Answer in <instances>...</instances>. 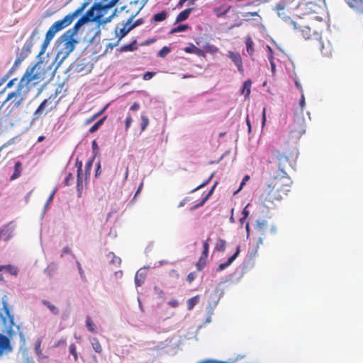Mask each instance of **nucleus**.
I'll return each instance as SVG.
<instances>
[{
    "label": "nucleus",
    "instance_id": "nucleus-1",
    "mask_svg": "<svg viewBox=\"0 0 363 363\" xmlns=\"http://www.w3.org/2000/svg\"><path fill=\"white\" fill-rule=\"evenodd\" d=\"M305 133L304 121L302 120L301 123L294 125L288 138L284 140L280 148L272 150L270 162L276 164L281 174L273 177L267 182L261 194L260 200L265 207L270 208V204H273L275 201L283 199L290 191L291 182L286 169L291 166V160L297 158V143Z\"/></svg>",
    "mask_w": 363,
    "mask_h": 363
},
{
    "label": "nucleus",
    "instance_id": "nucleus-2",
    "mask_svg": "<svg viewBox=\"0 0 363 363\" xmlns=\"http://www.w3.org/2000/svg\"><path fill=\"white\" fill-rule=\"evenodd\" d=\"M54 62L38 61L33 67H28L22 76L17 89L7 95L5 102L10 101L12 108H18L26 100L33 87L45 80L48 76L52 78L55 71H52Z\"/></svg>",
    "mask_w": 363,
    "mask_h": 363
},
{
    "label": "nucleus",
    "instance_id": "nucleus-3",
    "mask_svg": "<svg viewBox=\"0 0 363 363\" xmlns=\"http://www.w3.org/2000/svg\"><path fill=\"white\" fill-rule=\"evenodd\" d=\"M293 28L300 33L301 35L308 40H311L315 46L323 52V43L321 40V28L316 23H312L310 25H303L294 21H291Z\"/></svg>",
    "mask_w": 363,
    "mask_h": 363
},
{
    "label": "nucleus",
    "instance_id": "nucleus-4",
    "mask_svg": "<svg viewBox=\"0 0 363 363\" xmlns=\"http://www.w3.org/2000/svg\"><path fill=\"white\" fill-rule=\"evenodd\" d=\"M60 45L59 50L57 52V57H62V60L65 59L74 49L75 44L77 40L74 39V36L67 35L65 32L59 38Z\"/></svg>",
    "mask_w": 363,
    "mask_h": 363
},
{
    "label": "nucleus",
    "instance_id": "nucleus-5",
    "mask_svg": "<svg viewBox=\"0 0 363 363\" xmlns=\"http://www.w3.org/2000/svg\"><path fill=\"white\" fill-rule=\"evenodd\" d=\"M87 6V3H84L82 6L74 11L68 13L62 19L55 21L52 26L57 32L69 26L74 19L81 13Z\"/></svg>",
    "mask_w": 363,
    "mask_h": 363
},
{
    "label": "nucleus",
    "instance_id": "nucleus-6",
    "mask_svg": "<svg viewBox=\"0 0 363 363\" xmlns=\"http://www.w3.org/2000/svg\"><path fill=\"white\" fill-rule=\"evenodd\" d=\"M99 16H94V6L89 9L84 15H83L78 21L74 23V26L66 31L67 35L69 36H74L77 35L79 29L86 23L89 21H96Z\"/></svg>",
    "mask_w": 363,
    "mask_h": 363
},
{
    "label": "nucleus",
    "instance_id": "nucleus-7",
    "mask_svg": "<svg viewBox=\"0 0 363 363\" xmlns=\"http://www.w3.org/2000/svg\"><path fill=\"white\" fill-rule=\"evenodd\" d=\"M56 104L52 102V98L49 97L42 101L33 113V118L38 119L43 114H47L55 109Z\"/></svg>",
    "mask_w": 363,
    "mask_h": 363
},
{
    "label": "nucleus",
    "instance_id": "nucleus-8",
    "mask_svg": "<svg viewBox=\"0 0 363 363\" xmlns=\"http://www.w3.org/2000/svg\"><path fill=\"white\" fill-rule=\"evenodd\" d=\"M0 318L4 325H9L10 327L14 325L13 315L6 302L2 303V307L0 308Z\"/></svg>",
    "mask_w": 363,
    "mask_h": 363
},
{
    "label": "nucleus",
    "instance_id": "nucleus-9",
    "mask_svg": "<svg viewBox=\"0 0 363 363\" xmlns=\"http://www.w3.org/2000/svg\"><path fill=\"white\" fill-rule=\"evenodd\" d=\"M15 224L13 222L3 225L0 228V241H7L11 239L14 235Z\"/></svg>",
    "mask_w": 363,
    "mask_h": 363
},
{
    "label": "nucleus",
    "instance_id": "nucleus-10",
    "mask_svg": "<svg viewBox=\"0 0 363 363\" xmlns=\"http://www.w3.org/2000/svg\"><path fill=\"white\" fill-rule=\"evenodd\" d=\"M135 16H136V14L130 15V16L128 18L126 23L122 24V26H123L122 28H120L119 26H117L116 28L115 33H116V36L119 39H121L122 38H123L132 30V28L130 27V23H132V21Z\"/></svg>",
    "mask_w": 363,
    "mask_h": 363
},
{
    "label": "nucleus",
    "instance_id": "nucleus-11",
    "mask_svg": "<svg viewBox=\"0 0 363 363\" xmlns=\"http://www.w3.org/2000/svg\"><path fill=\"white\" fill-rule=\"evenodd\" d=\"M33 46V43L28 42L26 43L21 51L18 50L16 51V60L15 61V65H17L20 64L22 61H23L28 55L31 52V48Z\"/></svg>",
    "mask_w": 363,
    "mask_h": 363
},
{
    "label": "nucleus",
    "instance_id": "nucleus-12",
    "mask_svg": "<svg viewBox=\"0 0 363 363\" xmlns=\"http://www.w3.org/2000/svg\"><path fill=\"white\" fill-rule=\"evenodd\" d=\"M276 11L279 18H281L284 21L289 22L291 25V21L292 20H291V12L289 9H286L281 4H278L276 6Z\"/></svg>",
    "mask_w": 363,
    "mask_h": 363
},
{
    "label": "nucleus",
    "instance_id": "nucleus-13",
    "mask_svg": "<svg viewBox=\"0 0 363 363\" xmlns=\"http://www.w3.org/2000/svg\"><path fill=\"white\" fill-rule=\"evenodd\" d=\"M228 57L231 59V60L235 63L236 65L238 71L240 73H243L244 69L242 65V60L241 55L238 52H235L233 51H228Z\"/></svg>",
    "mask_w": 363,
    "mask_h": 363
},
{
    "label": "nucleus",
    "instance_id": "nucleus-14",
    "mask_svg": "<svg viewBox=\"0 0 363 363\" xmlns=\"http://www.w3.org/2000/svg\"><path fill=\"white\" fill-rule=\"evenodd\" d=\"M11 350L9 337L3 334H0V357L3 354L4 350L11 351Z\"/></svg>",
    "mask_w": 363,
    "mask_h": 363
},
{
    "label": "nucleus",
    "instance_id": "nucleus-15",
    "mask_svg": "<svg viewBox=\"0 0 363 363\" xmlns=\"http://www.w3.org/2000/svg\"><path fill=\"white\" fill-rule=\"evenodd\" d=\"M240 252V246H238L236 248L235 252L230 257H229L228 261L225 263H222L218 265V267L217 268V271L218 272L223 271L225 268L229 267L234 262V260L237 258Z\"/></svg>",
    "mask_w": 363,
    "mask_h": 363
},
{
    "label": "nucleus",
    "instance_id": "nucleus-16",
    "mask_svg": "<svg viewBox=\"0 0 363 363\" xmlns=\"http://www.w3.org/2000/svg\"><path fill=\"white\" fill-rule=\"evenodd\" d=\"M208 250L209 249H207V246L203 249L202 254L196 263V267L199 271L202 270L206 264V260L208 255Z\"/></svg>",
    "mask_w": 363,
    "mask_h": 363
},
{
    "label": "nucleus",
    "instance_id": "nucleus-17",
    "mask_svg": "<svg viewBox=\"0 0 363 363\" xmlns=\"http://www.w3.org/2000/svg\"><path fill=\"white\" fill-rule=\"evenodd\" d=\"M184 50L186 53H194L198 56H201V57L206 56V52L204 50L196 47L193 44H191L188 47H185L184 48Z\"/></svg>",
    "mask_w": 363,
    "mask_h": 363
},
{
    "label": "nucleus",
    "instance_id": "nucleus-18",
    "mask_svg": "<svg viewBox=\"0 0 363 363\" xmlns=\"http://www.w3.org/2000/svg\"><path fill=\"white\" fill-rule=\"evenodd\" d=\"M192 10L193 8H189L180 12L176 18V22H182L187 19Z\"/></svg>",
    "mask_w": 363,
    "mask_h": 363
},
{
    "label": "nucleus",
    "instance_id": "nucleus-19",
    "mask_svg": "<svg viewBox=\"0 0 363 363\" xmlns=\"http://www.w3.org/2000/svg\"><path fill=\"white\" fill-rule=\"evenodd\" d=\"M145 274L141 270H138L135 276V282L137 286H140L145 281Z\"/></svg>",
    "mask_w": 363,
    "mask_h": 363
},
{
    "label": "nucleus",
    "instance_id": "nucleus-20",
    "mask_svg": "<svg viewBox=\"0 0 363 363\" xmlns=\"http://www.w3.org/2000/svg\"><path fill=\"white\" fill-rule=\"evenodd\" d=\"M230 6H220L213 9V13L218 18L225 16L230 10Z\"/></svg>",
    "mask_w": 363,
    "mask_h": 363
},
{
    "label": "nucleus",
    "instance_id": "nucleus-21",
    "mask_svg": "<svg viewBox=\"0 0 363 363\" xmlns=\"http://www.w3.org/2000/svg\"><path fill=\"white\" fill-rule=\"evenodd\" d=\"M90 341L93 350L98 354L102 353L103 349L99 340L96 337H93Z\"/></svg>",
    "mask_w": 363,
    "mask_h": 363
},
{
    "label": "nucleus",
    "instance_id": "nucleus-22",
    "mask_svg": "<svg viewBox=\"0 0 363 363\" xmlns=\"http://www.w3.org/2000/svg\"><path fill=\"white\" fill-rule=\"evenodd\" d=\"M245 45H246V50L247 52L250 55H252L254 53V43L252 41V39L250 36H247L245 38Z\"/></svg>",
    "mask_w": 363,
    "mask_h": 363
},
{
    "label": "nucleus",
    "instance_id": "nucleus-23",
    "mask_svg": "<svg viewBox=\"0 0 363 363\" xmlns=\"http://www.w3.org/2000/svg\"><path fill=\"white\" fill-rule=\"evenodd\" d=\"M268 227V225H267V222L265 221V220H258L257 222V224H256V230L257 231L260 233V234H263L264 230H267Z\"/></svg>",
    "mask_w": 363,
    "mask_h": 363
},
{
    "label": "nucleus",
    "instance_id": "nucleus-24",
    "mask_svg": "<svg viewBox=\"0 0 363 363\" xmlns=\"http://www.w3.org/2000/svg\"><path fill=\"white\" fill-rule=\"evenodd\" d=\"M21 163L20 162H16L14 165V172L11 177V179L13 180L19 177L21 174Z\"/></svg>",
    "mask_w": 363,
    "mask_h": 363
},
{
    "label": "nucleus",
    "instance_id": "nucleus-25",
    "mask_svg": "<svg viewBox=\"0 0 363 363\" xmlns=\"http://www.w3.org/2000/svg\"><path fill=\"white\" fill-rule=\"evenodd\" d=\"M108 258L111 259V263L116 266L119 267L121 264V259L119 257L115 255L113 252H109L108 254Z\"/></svg>",
    "mask_w": 363,
    "mask_h": 363
},
{
    "label": "nucleus",
    "instance_id": "nucleus-26",
    "mask_svg": "<svg viewBox=\"0 0 363 363\" xmlns=\"http://www.w3.org/2000/svg\"><path fill=\"white\" fill-rule=\"evenodd\" d=\"M42 303L46 306L48 308H49V310L55 315H57L59 313V310L57 309V308L52 304L50 301H47V300H43L42 301Z\"/></svg>",
    "mask_w": 363,
    "mask_h": 363
},
{
    "label": "nucleus",
    "instance_id": "nucleus-27",
    "mask_svg": "<svg viewBox=\"0 0 363 363\" xmlns=\"http://www.w3.org/2000/svg\"><path fill=\"white\" fill-rule=\"evenodd\" d=\"M251 84L252 82L250 79L246 80L243 84L242 92L243 94L245 93V98H247L250 96Z\"/></svg>",
    "mask_w": 363,
    "mask_h": 363
},
{
    "label": "nucleus",
    "instance_id": "nucleus-28",
    "mask_svg": "<svg viewBox=\"0 0 363 363\" xmlns=\"http://www.w3.org/2000/svg\"><path fill=\"white\" fill-rule=\"evenodd\" d=\"M86 328H87L89 331H90V332H91L93 333H96V325L94 323V322L92 321L91 317H89V316L86 317Z\"/></svg>",
    "mask_w": 363,
    "mask_h": 363
},
{
    "label": "nucleus",
    "instance_id": "nucleus-29",
    "mask_svg": "<svg viewBox=\"0 0 363 363\" xmlns=\"http://www.w3.org/2000/svg\"><path fill=\"white\" fill-rule=\"evenodd\" d=\"M6 272L9 273L11 275L16 276L18 273V269L16 267L11 265V264H7L4 265V269Z\"/></svg>",
    "mask_w": 363,
    "mask_h": 363
},
{
    "label": "nucleus",
    "instance_id": "nucleus-30",
    "mask_svg": "<svg viewBox=\"0 0 363 363\" xmlns=\"http://www.w3.org/2000/svg\"><path fill=\"white\" fill-rule=\"evenodd\" d=\"M226 242L223 239H218L216 243L215 248L218 252H223L225 250Z\"/></svg>",
    "mask_w": 363,
    "mask_h": 363
},
{
    "label": "nucleus",
    "instance_id": "nucleus-31",
    "mask_svg": "<svg viewBox=\"0 0 363 363\" xmlns=\"http://www.w3.org/2000/svg\"><path fill=\"white\" fill-rule=\"evenodd\" d=\"M69 352L73 356L74 360L75 362H77L78 359H79V356H78L79 354L77 351V347H76L75 344L73 343L69 345Z\"/></svg>",
    "mask_w": 363,
    "mask_h": 363
},
{
    "label": "nucleus",
    "instance_id": "nucleus-32",
    "mask_svg": "<svg viewBox=\"0 0 363 363\" xmlns=\"http://www.w3.org/2000/svg\"><path fill=\"white\" fill-rule=\"evenodd\" d=\"M199 301L198 296L192 297L187 301V308L191 311L194 308V307L196 305Z\"/></svg>",
    "mask_w": 363,
    "mask_h": 363
},
{
    "label": "nucleus",
    "instance_id": "nucleus-33",
    "mask_svg": "<svg viewBox=\"0 0 363 363\" xmlns=\"http://www.w3.org/2000/svg\"><path fill=\"white\" fill-rule=\"evenodd\" d=\"M56 33H57V31L51 26L46 33L45 39L51 41V40L55 37Z\"/></svg>",
    "mask_w": 363,
    "mask_h": 363
},
{
    "label": "nucleus",
    "instance_id": "nucleus-34",
    "mask_svg": "<svg viewBox=\"0 0 363 363\" xmlns=\"http://www.w3.org/2000/svg\"><path fill=\"white\" fill-rule=\"evenodd\" d=\"M217 183H216L213 186L212 188L211 189V190L208 192V194L206 195V196L204 198H203V199L201 201V202L199 203H198L197 205H196L195 208H197V207H199V206H203L205 202L208 199V198L211 196V195L213 194V190L216 187V185Z\"/></svg>",
    "mask_w": 363,
    "mask_h": 363
},
{
    "label": "nucleus",
    "instance_id": "nucleus-35",
    "mask_svg": "<svg viewBox=\"0 0 363 363\" xmlns=\"http://www.w3.org/2000/svg\"><path fill=\"white\" fill-rule=\"evenodd\" d=\"M106 118V117L104 116V118H102L101 119L98 121L96 123H94L89 128V132L91 133L96 132L99 129V128L103 124V123H104V121H105Z\"/></svg>",
    "mask_w": 363,
    "mask_h": 363
},
{
    "label": "nucleus",
    "instance_id": "nucleus-36",
    "mask_svg": "<svg viewBox=\"0 0 363 363\" xmlns=\"http://www.w3.org/2000/svg\"><path fill=\"white\" fill-rule=\"evenodd\" d=\"M167 16V14L165 11H162V12L155 14L153 16V19L155 21H157V22L162 21L166 19Z\"/></svg>",
    "mask_w": 363,
    "mask_h": 363
},
{
    "label": "nucleus",
    "instance_id": "nucleus-37",
    "mask_svg": "<svg viewBox=\"0 0 363 363\" xmlns=\"http://www.w3.org/2000/svg\"><path fill=\"white\" fill-rule=\"evenodd\" d=\"M171 49L169 47L164 46L158 52V56L160 57H165L169 52Z\"/></svg>",
    "mask_w": 363,
    "mask_h": 363
},
{
    "label": "nucleus",
    "instance_id": "nucleus-38",
    "mask_svg": "<svg viewBox=\"0 0 363 363\" xmlns=\"http://www.w3.org/2000/svg\"><path fill=\"white\" fill-rule=\"evenodd\" d=\"M204 48L206 52L211 54H216L218 52V48L213 45H206Z\"/></svg>",
    "mask_w": 363,
    "mask_h": 363
},
{
    "label": "nucleus",
    "instance_id": "nucleus-39",
    "mask_svg": "<svg viewBox=\"0 0 363 363\" xmlns=\"http://www.w3.org/2000/svg\"><path fill=\"white\" fill-rule=\"evenodd\" d=\"M149 124V119L146 116H141V130L144 131Z\"/></svg>",
    "mask_w": 363,
    "mask_h": 363
},
{
    "label": "nucleus",
    "instance_id": "nucleus-40",
    "mask_svg": "<svg viewBox=\"0 0 363 363\" xmlns=\"http://www.w3.org/2000/svg\"><path fill=\"white\" fill-rule=\"evenodd\" d=\"M188 28H189V26L187 25H179V26L172 28L171 30V33H174L182 32V31H184L186 29H188Z\"/></svg>",
    "mask_w": 363,
    "mask_h": 363
},
{
    "label": "nucleus",
    "instance_id": "nucleus-41",
    "mask_svg": "<svg viewBox=\"0 0 363 363\" xmlns=\"http://www.w3.org/2000/svg\"><path fill=\"white\" fill-rule=\"evenodd\" d=\"M138 48L136 40H134L132 43L125 45L123 48V50L133 51Z\"/></svg>",
    "mask_w": 363,
    "mask_h": 363
},
{
    "label": "nucleus",
    "instance_id": "nucleus-42",
    "mask_svg": "<svg viewBox=\"0 0 363 363\" xmlns=\"http://www.w3.org/2000/svg\"><path fill=\"white\" fill-rule=\"evenodd\" d=\"M213 174H212L206 180H205L202 184H201L200 185H199L197 187H196L195 189H194L193 190H191V192H194L203 187H204L205 186H206L209 182L211 180V179L213 178Z\"/></svg>",
    "mask_w": 363,
    "mask_h": 363
},
{
    "label": "nucleus",
    "instance_id": "nucleus-43",
    "mask_svg": "<svg viewBox=\"0 0 363 363\" xmlns=\"http://www.w3.org/2000/svg\"><path fill=\"white\" fill-rule=\"evenodd\" d=\"M77 188L78 191H80L82 189V173L77 172Z\"/></svg>",
    "mask_w": 363,
    "mask_h": 363
},
{
    "label": "nucleus",
    "instance_id": "nucleus-44",
    "mask_svg": "<svg viewBox=\"0 0 363 363\" xmlns=\"http://www.w3.org/2000/svg\"><path fill=\"white\" fill-rule=\"evenodd\" d=\"M50 41L47 40L46 39L44 40V41L41 45V49H40L39 55H43L45 52V50H46L47 47L48 46V45L50 44Z\"/></svg>",
    "mask_w": 363,
    "mask_h": 363
},
{
    "label": "nucleus",
    "instance_id": "nucleus-45",
    "mask_svg": "<svg viewBox=\"0 0 363 363\" xmlns=\"http://www.w3.org/2000/svg\"><path fill=\"white\" fill-rule=\"evenodd\" d=\"M155 75V72H147L143 74V79L144 80H150Z\"/></svg>",
    "mask_w": 363,
    "mask_h": 363
},
{
    "label": "nucleus",
    "instance_id": "nucleus-46",
    "mask_svg": "<svg viewBox=\"0 0 363 363\" xmlns=\"http://www.w3.org/2000/svg\"><path fill=\"white\" fill-rule=\"evenodd\" d=\"M40 346H41V340H38L37 342H35V352L38 355H40L42 353Z\"/></svg>",
    "mask_w": 363,
    "mask_h": 363
},
{
    "label": "nucleus",
    "instance_id": "nucleus-47",
    "mask_svg": "<svg viewBox=\"0 0 363 363\" xmlns=\"http://www.w3.org/2000/svg\"><path fill=\"white\" fill-rule=\"evenodd\" d=\"M73 179H74V177H73L72 174V173H69V174L67 175L66 178L65 179L64 184H65V186H68V185L69 184V182H70L71 180H73Z\"/></svg>",
    "mask_w": 363,
    "mask_h": 363
},
{
    "label": "nucleus",
    "instance_id": "nucleus-48",
    "mask_svg": "<svg viewBox=\"0 0 363 363\" xmlns=\"http://www.w3.org/2000/svg\"><path fill=\"white\" fill-rule=\"evenodd\" d=\"M93 162H94V158H92L91 160H90L85 165V171H86V173H87L88 172H90L91 167H92V164H93Z\"/></svg>",
    "mask_w": 363,
    "mask_h": 363
},
{
    "label": "nucleus",
    "instance_id": "nucleus-49",
    "mask_svg": "<svg viewBox=\"0 0 363 363\" xmlns=\"http://www.w3.org/2000/svg\"><path fill=\"white\" fill-rule=\"evenodd\" d=\"M305 105H306V101H305L304 94H303V93H301V99L299 101V106L302 111L305 108Z\"/></svg>",
    "mask_w": 363,
    "mask_h": 363
},
{
    "label": "nucleus",
    "instance_id": "nucleus-50",
    "mask_svg": "<svg viewBox=\"0 0 363 363\" xmlns=\"http://www.w3.org/2000/svg\"><path fill=\"white\" fill-rule=\"evenodd\" d=\"M39 33H40V31H39L38 28H35L33 30V32L30 36V42L33 43V40H34L35 36L38 35Z\"/></svg>",
    "mask_w": 363,
    "mask_h": 363
},
{
    "label": "nucleus",
    "instance_id": "nucleus-51",
    "mask_svg": "<svg viewBox=\"0 0 363 363\" xmlns=\"http://www.w3.org/2000/svg\"><path fill=\"white\" fill-rule=\"evenodd\" d=\"M143 23V20L142 18H140V19H138L137 21H135L134 23H130V27L132 29H133L134 28H135L136 26L140 25Z\"/></svg>",
    "mask_w": 363,
    "mask_h": 363
},
{
    "label": "nucleus",
    "instance_id": "nucleus-52",
    "mask_svg": "<svg viewBox=\"0 0 363 363\" xmlns=\"http://www.w3.org/2000/svg\"><path fill=\"white\" fill-rule=\"evenodd\" d=\"M196 277V274L194 272H191L187 275L186 279L189 283H191Z\"/></svg>",
    "mask_w": 363,
    "mask_h": 363
},
{
    "label": "nucleus",
    "instance_id": "nucleus-53",
    "mask_svg": "<svg viewBox=\"0 0 363 363\" xmlns=\"http://www.w3.org/2000/svg\"><path fill=\"white\" fill-rule=\"evenodd\" d=\"M133 120L131 116L129 115L125 119V128L128 129L131 125Z\"/></svg>",
    "mask_w": 363,
    "mask_h": 363
},
{
    "label": "nucleus",
    "instance_id": "nucleus-54",
    "mask_svg": "<svg viewBox=\"0 0 363 363\" xmlns=\"http://www.w3.org/2000/svg\"><path fill=\"white\" fill-rule=\"evenodd\" d=\"M108 105H106L103 109H101L99 112H98L97 113H96L95 115L93 116V117L91 118V121H93L94 120L95 118H96L97 117H99V116H101L104 111L106 109Z\"/></svg>",
    "mask_w": 363,
    "mask_h": 363
},
{
    "label": "nucleus",
    "instance_id": "nucleus-55",
    "mask_svg": "<svg viewBox=\"0 0 363 363\" xmlns=\"http://www.w3.org/2000/svg\"><path fill=\"white\" fill-rule=\"evenodd\" d=\"M168 304L173 308H176L179 306L178 301L175 299L170 300Z\"/></svg>",
    "mask_w": 363,
    "mask_h": 363
},
{
    "label": "nucleus",
    "instance_id": "nucleus-56",
    "mask_svg": "<svg viewBox=\"0 0 363 363\" xmlns=\"http://www.w3.org/2000/svg\"><path fill=\"white\" fill-rule=\"evenodd\" d=\"M66 340L65 339L60 340L55 345V347H60L61 345H66Z\"/></svg>",
    "mask_w": 363,
    "mask_h": 363
},
{
    "label": "nucleus",
    "instance_id": "nucleus-57",
    "mask_svg": "<svg viewBox=\"0 0 363 363\" xmlns=\"http://www.w3.org/2000/svg\"><path fill=\"white\" fill-rule=\"evenodd\" d=\"M265 123H266V108H264L263 111H262V127L265 125Z\"/></svg>",
    "mask_w": 363,
    "mask_h": 363
},
{
    "label": "nucleus",
    "instance_id": "nucleus-58",
    "mask_svg": "<svg viewBox=\"0 0 363 363\" xmlns=\"http://www.w3.org/2000/svg\"><path fill=\"white\" fill-rule=\"evenodd\" d=\"M140 108V104L137 102H135L131 106L130 110L131 111H138Z\"/></svg>",
    "mask_w": 363,
    "mask_h": 363
},
{
    "label": "nucleus",
    "instance_id": "nucleus-59",
    "mask_svg": "<svg viewBox=\"0 0 363 363\" xmlns=\"http://www.w3.org/2000/svg\"><path fill=\"white\" fill-rule=\"evenodd\" d=\"M76 166L77 167V172L82 173V162H77Z\"/></svg>",
    "mask_w": 363,
    "mask_h": 363
},
{
    "label": "nucleus",
    "instance_id": "nucleus-60",
    "mask_svg": "<svg viewBox=\"0 0 363 363\" xmlns=\"http://www.w3.org/2000/svg\"><path fill=\"white\" fill-rule=\"evenodd\" d=\"M118 0H111L110 2H108L106 7L111 8L115 6V4L118 2Z\"/></svg>",
    "mask_w": 363,
    "mask_h": 363
},
{
    "label": "nucleus",
    "instance_id": "nucleus-61",
    "mask_svg": "<svg viewBox=\"0 0 363 363\" xmlns=\"http://www.w3.org/2000/svg\"><path fill=\"white\" fill-rule=\"evenodd\" d=\"M211 241V238H208L205 240V242H204V243H203V248H205V247H206V246H207V249H209V244H210Z\"/></svg>",
    "mask_w": 363,
    "mask_h": 363
},
{
    "label": "nucleus",
    "instance_id": "nucleus-62",
    "mask_svg": "<svg viewBox=\"0 0 363 363\" xmlns=\"http://www.w3.org/2000/svg\"><path fill=\"white\" fill-rule=\"evenodd\" d=\"M143 183H140V184L139 185L138 188V190L137 191L135 192V194L134 196V199H135V197L139 194V193L141 191L142 189H143Z\"/></svg>",
    "mask_w": 363,
    "mask_h": 363
},
{
    "label": "nucleus",
    "instance_id": "nucleus-63",
    "mask_svg": "<svg viewBox=\"0 0 363 363\" xmlns=\"http://www.w3.org/2000/svg\"><path fill=\"white\" fill-rule=\"evenodd\" d=\"M243 217L242 219H246L249 216V212L246 210V208L242 211Z\"/></svg>",
    "mask_w": 363,
    "mask_h": 363
},
{
    "label": "nucleus",
    "instance_id": "nucleus-64",
    "mask_svg": "<svg viewBox=\"0 0 363 363\" xmlns=\"http://www.w3.org/2000/svg\"><path fill=\"white\" fill-rule=\"evenodd\" d=\"M249 179H250V177L247 175L244 177V179H242V182L240 184V189L245 184L246 181H247Z\"/></svg>",
    "mask_w": 363,
    "mask_h": 363
}]
</instances>
